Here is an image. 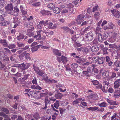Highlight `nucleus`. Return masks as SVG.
<instances>
[{
    "mask_svg": "<svg viewBox=\"0 0 120 120\" xmlns=\"http://www.w3.org/2000/svg\"><path fill=\"white\" fill-rule=\"evenodd\" d=\"M107 50H108V48L105 47V49L102 50L103 51V53L104 55L108 54V53L107 51Z\"/></svg>",
    "mask_w": 120,
    "mask_h": 120,
    "instance_id": "nucleus-47",
    "label": "nucleus"
},
{
    "mask_svg": "<svg viewBox=\"0 0 120 120\" xmlns=\"http://www.w3.org/2000/svg\"><path fill=\"white\" fill-rule=\"evenodd\" d=\"M8 14L12 15L15 16H17L18 14L16 13L15 11L13 10V9H11L8 11Z\"/></svg>",
    "mask_w": 120,
    "mask_h": 120,
    "instance_id": "nucleus-17",
    "label": "nucleus"
},
{
    "mask_svg": "<svg viewBox=\"0 0 120 120\" xmlns=\"http://www.w3.org/2000/svg\"><path fill=\"white\" fill-rule=\"evenodd\" d=\"M37 74L39 76H42L44 75V73L42 70H39L38 72L37 73Z\"/></svg>",
    "mask_w": 120,
    "mask_h": 120,
    "instance_id": "nucleus-46",
    "label": "nucleus"
},
{
    "mask_svg": "<svg viewBox=\"0 0 120 120\" xmlns=\"http://www.w3.org/2000/svg\"><path fill=\"white\" fill-rule=\"evenodd\" d=\"M114 84H120V79H117L114 83Z\"/></svg>",
    "mask_w": 120,
    "mask_h": 120,
    "instance_id": "nucleus-63",
    "label": "nucleus"
},
{
    "mask_svg": "<svg viewBox=\"0 0 120 120\" xmlns=\"http://www.w3.org/2000/svg\"><path fill=\"white\" fill-rule=\"evenodd\" d=\"M27 116L29 120H37L33 117H32L29 114H28Z\"/></svg>",
    "mask_w": 120,
    "mask_h": 120,
    "instance_id": "nucleus-53",
    "label": "nucleus"
},
{
    "mask_svg": "<svg viewBox=\"0 0 120 120\" xmlns=\"http://www.w3.org/2000/svg\"><path fill=\"white\" fill-rule=\"evenodd\" d=\"M0 43L4 45L5 47H6V45H7L8 43L5 39H1L0 41Z\"/></svg>",
    "mask_w": 120,
    "mask_h": 120,
    "instance_id": "nucleus-27",
    "label": "nucleus"
},
{
    "mask_svg": "<svg viewBox=\"0 0 120 120\" xmlns=\"http://www.w3.org/2000/svg\"><path fill=\"white\" fill-rule=\"evenodd\" d=\"M107 103L105 102H102L99 104V105L101 107H105L107 106Z\"/></svg>",
    "mask_w": 120,
    "mask_h": 120,
    "instance_id": "nucleus-37",
    "label": "nucleus"
},
{
    "mask_svg": "<svg viewBox=\"0 0 120 120\" xmlns=\"http://www.w3.org/2000/svg\"><path fill=\"white\" fill-rule=\"evenodd\" d=\"M69 11V10L68 9L66 8L63 10L61 12L63 14H64L65 13H67Z\"/></svg>",
    "mask_w": 120,
    "mask_h": 120,
    "instance_id": "nucleus-62",
    "label": "nucleus"
},
{
    "mask_svg": "<svg viewBox=\"0 0 120 120\" xmlns=\"http://www.w3.org/2000/svg\"><path fill=\"white\" fill-rule=\"evenodd\" d=\"M55 97L56 99H61L63 96V94L59 92H57L56 94L55 95Z\"/></svg>",
    "mask_w": 120,
    "mask_h": 120,
    "instance_id": "nucleus-14",
    "label": "nucleus"
},
{
    "mask_svg": "<svg viewBox=\"0 0 120 120\" xmlns=\"http://www.w3.org/2000/svg\"><path fill=\"white\" fill-rule=\"evenodd\" d=\"M17 120H25L24 118L21 116L19 115L18 116Z\"/></svg>",
    "mask_w": 120,
    "mask_h": 120,
    "instance_id": "nucleus-64",
    "label": "nucleus"
},
{
    "mask_svg": "<svg viewBox=\"0 0 120 120\" xmlns=\"http://www.w3.org/2000/svg\"><path fill=\"white\" fill-rule=\"evenodd\" d=\"M56 60L59 63L62 62L63 64L67 62L68 61L66 57L63 55H62L61 57L56 56Z\"/></svg>",
    "mask_w": 120,
    "mask_h": 120,
    "instance_id": "nucleus-2",
    "label": "nucleus"
},
{
    "mask_svg": "<svg viewBox=\"0 0 120 120\" xmlns=\"http://www.w3.org/2000/svg\"><path fill=\"white\" fill-rule=\"evenodd\" d=\"M88 98H92L93 100H96L98 99V96L97 95L95 94H91L89 96H88Z\"/></svg>",
    "mask_w": 120,
    "mask_h": 120,
    "instance_id": "nucleus-20",
    "label": "nucleus"
},
{
    "mask_svg": "<svg viewBox=\"0 0 120 120\" xmlns=\"http://www.w3.org/2000/svg\"><path fill=\"white\" fill-rule=\"evenodd\" d=\"M42 45H37L31 48L32 51V52H35L38 50V49Z\"/></svg>",
    "mask_w": 120,
    "mask_h": 120,
    "instance_id": "nucleus-21",
    "label": "nucleus"
},
{
    "mask_svg": "<svg viewBox=\"0 0 120 120\" xmlns=\"http://www.w3.org/2000/svg\"><path fill=\"white\" fill-rule=\"evenodd\" d=\"M71 56H73L75 58H79V56L77 55V54L76 53H71Z\"/></svg>",
    "mask_w": 120,
    "mask_h": 120,
    "instance_id": "nucleus-52",
    "label": "nucleus"
},
{
    "mask_svg": "<svg viewBox=\"0 0 120 120\" xmlns=\"http://www.w3.org/2000/svg\"><path fill=\"white\" fill-rule=\"evenodd\" d=\"M90 49L92 52H97L99 50V48L96 45L93 46L90 48Z\"/></svg>",
    "mask_w": 120,
    "mask_h": 120,
    "instance_id": "nucleus-11",
    "label": "nucleus"
},
{
    "mask_svg": "<svg viewBox=\"0 0 120 120\" xmlns=\"http://www.w3.org/2000/svg\"><path fill=\"white\" fill-rule=\"evenodd\" d=\"M59 110L60 113L61 115H62L63 114V112L66 110V109H65L60 108Z\"/></svg>",
    "mask_w": 120,
    "mask_h": 120,
    "instance_id": "nucleus-56",
    "label": "nucleus"
},
{
    "mask_svg": "<svg viewBox=\"0 0 120 120\" xmlns=\"http://www.w3.org/2000/svg\"><path fill=\"white\" fill-rule=\"evenodd\" d=\"M90 64L91 63L90 62H87L86 61V62L83 63L82 65L83 66H87Z\"/></svg>",
    "mask_w": 120,
    "mask_h": 120,
    "instance_id": "nucleus-57",
    "label": "nucleus"
},
{
    "mask_svg": "<svg viewBox=\"0 0 120 120\" xmlns=\"http://www.w3.org/2000/svg\"><path fill=\"white\" fill-rule=\"evenodd\" d=\"M53 10L54 13L57 14L60 13V9L57 7H55L53 9Z\"/></svg>",
    "mask_w": 120,
    "mask_h": 120,
    "instance_id": "nucleus-25",
    "label": "nucleus"
},
{
    "mask_svg": "<svg viewBox=\"0 0 120 120\" xmlns=\"http://www.w3.org/2000/svg\"><path fill=\"white\" fill-rule=\"evenodd\" d=\"M111 11L113 15L115 17L117 18H118L120 17L119 11L113 9L111 10Z\"/></svg>",
    "mask_w": 120,
    "mask_h": 120,
    "instance_id": "nucleus-5",
    "label": "nucleus"
},
{
    "mask_svg": "<svg viewBox=\"0 0 120 120\" xmlns=\"http://www.w3.org/2000/svg\"><path fill=\"white\" fill-rule=\"evenodd\" d=\"M96 34L98 35V41L100 42H101L105 40L103 36L100 33H98L97 32L96 33Z\"/></svg>",
    "mask_w": 120,
    "mask_h": 120,
    "instance_id": "nucleus-4",
    "label": "nucleus"
},
{
    "mask_svg": "<svg viewBox=\"0 0 120 120\" xmlns=\"http://www.w3.org/2000/svg\"><path fill=\"white\" fill-rule=\"evenodd\" d=\"M20 64L21 65L19 68L21 69L22 71H24L26 69H28L29 67L26 66L23 63Z\"/></svg>",
    "mask_w": 120,
    "mask_h": 120,
    "instance_id": "nucleus-18",
    "label": "nucleus"
},
{
    "mask_svg": "<svg viewBox=\"0 0 120 120\" xmlns=\"http://www.w3.org/2000/svg\"><path fill=\"white\" fill-rule=\"evenodd\" d=\"M51 117V116H44L43 117V120H50Z\"/></svg>",
    "mask_w": 120,
    "mask_h": 120,
    "instance_id": "nucleus-55",
    "label": "nucleus"
},
{
    "mask_svg": "<svg viewBox=\"0 0 120 120\" xmlns=\"http://www.w3.org/2000/svg\"><path fill=\"white\" fill-rule=\"evenodd\" d=\"M92 59L93 61H94L95 63H98L99 64H103L105 60V57H100L99 56L93 57L92 58Z\"/></svg>",
    "mask_w": 120,
    "mask_h": 120,
    "instance_id": "nucleus-1",
    "label": "nucleus"
},
{
    "mask_svg": "<svg viewBox=\"0 0 120 120\" xmlns=\"http://www.w3.org/2000/svg\"><path fill=\"white\" fill-rule=\"evenodd\" d=\"M7 4V1L4 0H0V9L5 6Z\"/></svg>",
    "mask_w": 120,
    "mask_h": 120,
    "instance_id": "nucleus-15",
    "label": "nucleus"
},
{
    "mask_svg": "<svg viewBox=\"0 0 120 120\" xmlns=\"http://www.w3.org/2000/svg\"><path fill=\"white\" fill-rule=\"evenodd\" d=\"M109 71H105L102 74V76L104 78L108 77L109 75Z\"/></svg>",
    "mask_w": 120,
    "mask_h": 120,
    "instance_id": "nucleus-16",
    "label": "nucleus"
},
{
    "mask_svg": "<svg viewBox=\"0 0 120 120\" xmlns=\"http://www.w3.org/2000/svg\"><path fill=\"white\" fill-rule=\"evenodd\" d=\"M25 37V36L22 34L19 33V35L17 36L18 40H20L23 39Z\"/></svg>",
    "mask_w": 120,
    "mask_h": 120,
    "instance_id": "nucleus-29",
    "label": "nucleus"
},
{
    "mask_svg": "<svg viewBox=\"0 0 120 120\" xmlns=\"http://www.w3.org/2000/svg\"><path fill=\"white\" fill-rule=\"evenodd\" d=\"M34 78H33V80H32V83L33 84H35L36 85H38L37 81L36 78L34 77Z\"/></svg>",
    "mask_w": 120,
    "mask_h": 120,
    "instance_id": "nucleus-48",
    "label": "nucleus"
},
{
    "mask_svg": "<svg viewBox=\"0 0 120 120\" xmlns=\"http://www.w3.org/2000/svg\"><path fill=\"white\" fill-rule=\"evenodd\" d=\"M78 64L76 63H73L71 65V67L73 68H76L78 66Z\"/></svg>",
    "mask_w": 120,
    "mask_h": 120,
    "instance_id": "nucleus-39",
    "label": "nucleus"
},
{
    "mask_svg": "<svg viewBox=\"0 0 120 120\" xmlns=\"http://www.w3.org/2000/svg\"><path fill=\"white\" fill-rule=\"evenodd\" d=\"M29 22V28H31V30H32L34 28V27L33 26V23L32 22Z\"/></svg>",
    "mask_w": 120,
    "mask_h": 120,
    "instance_id": "nucleus-43",
    "label": "nucleus"
},
{
    "mask_svg": "<svg viewBox=\"0 0 120 120\" xmlns=\"http://www.w3.org/2000/svg\"><path fill=\"white\" fill-rule=\"evenodd\" d=\"M5 56L4 52L3 51H0V59L4 58Z\"/></svg>",
    "mask_w": 120,
    "mask_h": 120,
    "instance_id": "nucleus-33",
    "label": "nucleus"
},
{
    "mask_svg": "<svg viewBox=\"0 0 120 120\" xmlns=\"http://www.w3.org/2000/svg\"><path fill=\"white\" fill-rule=\"evenodd\" d=\"M77 59L76 61V63L79 64H81L82 65L83 63L85 62H86V60L82 58L79 57V58H77Z\"/></svg>",
    "mask_w": 120,
    "mask_h": 120,
    "instance_id": "nucleus-9",
    "label": "nucleus"
},
{
    "mask_svg": "<svg viewBox=\"0 0 120 120\" xmlns=\"http://www.w3.org/2000/svg\"><path fill=\"white\" fill-rule=\"evenodd\" d=\"M100 14V13L99 12H97L95 13L94 14L95 17L97 19H98V17Z\"/></svg>",
    "mask_w": 120,
    "mask_h": 120,
    "instance_id": "nucleus-59",
    "label": "nucleus"
},
{
    "mask_svg": "<svg viewBox=\"0 0 120 120\" xmlns=\"http://www.w3.org/2000/svg\"><path fill=\"white\" fill-rule=\"evenodd\" d=\"M34 3L32 4V5L35 7H38L40 6L41 5V3L39 1H38L35 2H33Z\"/></svg>",
    "mask_w": 120,
    "mask_h": 120,
    "instance_id": "nucleus-12",
    "label": "nucleus"
},
{
    "mask_svg": "<svg viewBox=\"0 0 120 120\" xmlns=\"http://www.w3.org/2000/svg\"><path fill=\"white\" fill-rule=\"evenodd\" d=\"M13 75L16 76L18 77H20L21 76V75L20 73L18 72L15 74H13Z\"/></svg>",
    "mask_w": 120,
    "mask_h": 120,
    "instance_id": "nucleus-61",
    "label": "nucleus"
},
{
    "mask_svg": "<svg viewBox=\"0 0 120 120\" xmlns=\"http://www.w3.org/2000/svg\"><path fill=\"white\" fill-rule=\"evenodd\" d=\"M61 28L62 29L64 30V31L68 33L69 32V31L70 29V28L69 27L66 26H64L63 27H61Z\"/></svg>",
    "mask_w": 120,
    "mask_h": 120,
    "instance_id": "nucleus-30",
    "label": "nucleus"
},
{
    "mask_svg": "<svg viewBox=\"0 0 120 120\" xmlns=\"http://www.w3.org/2000/svg\"><path fill=\"white\" fill-rule=\"evenodd\" d=\"M116 37L115 36H112L110 39L109 41L111 42H114L116 41Z\"/></svg>",
    "mask_w": 120,
    "mask_h": 120,
    "instance_id": "nucleus-40",
    "label": "nucleus"
},
{
    "mask_svg": "<svg viewBox=\"0 0 120 120\" xmlns=\"http://www.w3.org/2000/svg\"><path fill=\"white\" fill-rule=\"evenodd\" d=\"M6 47L10 49H12L15 48L16 47V45L14 44H11L6 45Z\"/></svg>",
    "mask_w": 120,
    "mask_h": 120,
    "instance_id": "nucleus-24",
    "label": "nucleus"
},
{
    "mask_svg": "<svg viewBox=\"0 0 120 120\" xmlns=\"http://www.w3.org/2000/svg\"><path fill=\"white\" fill-rule=\"evenodd\" d=\"M31 87L33 89L41 90L42 88L38 85H33L31 86Z\"/></svg>",
    "mask_w": 120,
    "mask_h": 120,
    "instance_id": "nucleus-22",
    "label": "nucleus"
},
{
    "mask_svg": "<svg viewBox=\"0 0 120 120\" xmlns=\"http://www.w3.org/2000/svg\"><path fill=\"white\" fill-rule=\"evenodd\" d=\"M84 53H87L88 52V49L85 47H82V51Z\"/></svg>",
    "mask_w": 120,
    "mask_h": 120,
    "instance_id": "nucleus-44",
    "label": "nucleus"
},
{
    "mask_svg": "<svg viewBox=\"0 0 120 120\" xmlns=\"http://www.w3.org/2000/svg\"><path fill=\"white\" fill-rule=\"evenodd\" d=\"M48 25V28L50 29H56L57 27V25L56 24H53V22L50 21H49Z\"/></svg>",
    "mask_w": 120,
    "mask_h": 120,
    "instance_id": "nucleus-8",
    "label": "nucleus"
},
{
    "mask_svg": "<svg viewBox=\"0 0 120 120\" xmlns=\"http://www.w3.org/2000/svg\"><path fill=\"white\" fill-rule=\"evenodd\" d=\"M73 7L74 6L72 4L70 3L67 4L66 8L68 9L69 13H71L73 11Z\"/></svg>",
    "mask_w": 120,
    "mask_h": 120,
    "instance_id": "nucleus-7",
    "label": "nucleus"
},
{
    "mask_svg": "<svg viewBox=\"0 0 120 120\" xmlns=\"http://www.w3.org/2000/svg\"><path fill=\"white\" fill-rule=\"evenodd\" d=\"M98 107H91L87 108V109L88 110H89L91 111H94L98 110Z\"/></svg>",
    "mask_w": 120,
    "mask_h": 120,
    "instance_id": "nucleus-34",
    "label": "nucleus"
},
{
    "mask_svg": "<svg viewBox=\"0 0 120 120\" xmlns=\"http://www.w3.org/2000/svg\"><path fill=\"white\" fill-rule=\"evenodd\" d=\"M4 14V12L3 11L0 10V20H3L4 19V18L3 16Z\"/></svg>",
    "mask_w": 120,
    "mask_h": 120,
    "instance_id": "nucleus-35",
    "label": "nucleus"
},
{
    "mask_svg": "<svg viewBox=\"0 0 120 120\" xmlns=\"http://www.w3.org/2000/svg\"><path fill=\"white\" fill-rule=\"evenodd\" d=\"M41 30H39L37 32V36L38 38V39H40L41 38V35L40 34Z\"/></svg>",
    "mask_w": 120,
    "mask_h": 120,
    "instance_id": "nucleus-45",
    "label": "nucleus"
},
{
    "mask_svg": "<svg viewBox=\"0 0 120 120\" xmlns=\"http://www.w3.org/2000/svg\"><path fill=\"white\" fill-rule=\"evenodd\" d=\"M93 34L92 33H89L85 35V39L86 40L90 41L93 38Z\"/></svg>",
    "mask_w": 120,
    "mask_h": 120,
    "instance_id": "nucleus-3",
    "label": "nucleus"
},
{
    "mask_svg": "<svg viewBox=\"0 0 120 120\" xmlns=\"http://www.w3.org/2000/svg\"><path fill=\"white\" fill-rule=\"evenodd\" d=\"M52 51L53 53L56 55L57 56H61L62 54L57 49H53Z\"/></svg>",
    "mask_w": 120,
    "mask_h": 120,
    "instance_id": "nucleus-13",
    "label": "nucleus"
},
{
    "mask_svg": "<svg viewBox=\"0 0 120 120\" xmlns=\"http://www.w3.org/2000/svg\"><path fill=\"white\" fill-rule=\"evenodd\" d=\"M109 33L107 32H104V34L103 35L104 37V38H105V40H106L108 38V36L109 35Z\"/></svg>",
    "mask_w": 120,
    "mask_h": 120,
    "instance_id": "nucleus-41",
    "label": "nucleus"
},
{
    "mask_svg": "<svg viewBox=\"0 0 120 120\" xmlns=\"http://www.w3.org/2000/svg\"><path fill=\"white\" fill-rule=\"evenodd\" d=\"M40 12L43 15H51L50 11H46L44 9L41 10L40 11Z\"/></svg>",
    "mask_w": 120,
    "mask_h": 120,
    "instance_id": "nucleus-10",
    "label": "nucleus"
},
{
    "mask_svg": "<svg viewBox=\"0 0 120 120\" xmlns=\"http://www.w3.org/2000/svg\"><path fill=\"white\" fill-rule=\"evenodd\" d=\"M108 87H105L104 88L103 87L101 89V90L104 92L107 93L108 92Z\"/></svg>",
    "mask_w": 120,
    "mask_h": 120,
    "instance_id": "nucleus-51",
    "label": "nucleus"
},
{
    "mask_svg": "<svg viewBox=\"0 0 120 120\" xmlns=\"http://www.w3.org/2000/svg\"><path fill=\"white\" fill-rule=\"evenodd\" d=\"M85 17V15H79L78 17V19H77V21H79V20H82Z\"/></svg>",
    "mask_w": 120,
    "mask_h": 120,
    "instance_id": "nucleus-32",
    "label": "nucleus"
},
{
    "mask_svg": "<svg viewBox=\"0 0 120 120\" xmlns=\"http://www.w3.org/2000/svg\"><path fill=\"white\" fill-rule=\"evenodd\" d=\"M49 77L47 74L44 75L42 78V79L45 81L46 82L49 79Z\"/></svg>",
    "mask_w": 120,
    "mask_h": 120,
    "instance_id": "nucleus-38",
    "label": "nucleus"
},
{
    "mask_svg": "<svg viewBox=\"0 0 120 120\" xmlns=\"http://www.w3.org/2000/svg\"><path fill=\"white\" fill-rule=\"evenodd\" d=\"M5 8L6 10L13 9V6L11 4H8L5 6Z\"/></svg>",
    "mask_w": 120,
    "mask_h": 120,
    "instance_id": "nucleus-19",
    "label": "nucleus"
},
{
    "mask_svg": "<svg viewBox=\"0 0 120 120\" xmlns=\"http://www.w3.org/2000/svg\"><path fill=\"white\" fill-rule=\"evenodd\" d=\"M18 116H19V115L17 116L16 114L12 115L11 117V119L13 120H14L16 119L17 120Z\"/></svg>",
    "mask_w": 120,
    "mask_h": 120,
    "instance_id": "nucleus-49",
    "label": "nucleus"
},
{
    "mask_svg": "<svg viewBox=\"0 0 120 120\" xmlns=\"http://www.w3.org/2000/svg\"><path fill=\"white\" fill-rule=\"evenodd\" d=\"M33 117L37 120L40 118L39 114L38 112H36L33 115Z\"/></svg>",
    "mask_w": 120,
    "mask_h": 120,
    "instance_id": "nucleus-26",
    "label": "nucleus"
},
{
    "mask_svg": "<svg viewBox=\"0 0 120 120\" xmlns=\"http://www.w3.org/2000/svg\"><path fill=\"white\" fill-rule=\"evenodd\" d=\"M17 45L19 47L21 48L22 51L26 50L29 48V46H25V45L23 43H18Z\"/></svg>",
    "mask_w": 120,
    "mask_h": 120,
    "instance_id": "nucleus-6",
    "label": "nucleus"
},
{
    "mask_svg": "<svg viewBox=\"0 0 120 120\" xmlns=\"http://www.w3.org/2000/svg\"><path fill=\"white\" fill-rule=\"evenodd\" d=\"M30 75L29 74H26L24 76V77L22 78V79L25 81L30 76Z\"/></svg>",
    "mask_w": 120,
    "mask_h": 120,
    "instance_id": "nucleus-54",
    "label": "nucleus"
},
{
    "mask_svg": "<svg viewBox=\"0 0 120 120\" xmlns=\"http://www.w3.org/2000/svg\"><path fill=\"white\" fill-rule=\"evenodd\" d=\"M93 84L95 86L98 85L99 84V82L98 81L96 80H95L91 81Z\"/></svg>",
    "mask_w": 120,
    "mask_h": 120,
    "instance_id": "nucleus-50",
    "label": "nucleus"
},
{
    "mask_svg": "<svg viewBox=\"0 0 120 120\" xmlns=\"http://www.w3.org/2000/svg\"><path fill=\"white\" fill-rule=\"evenodd\" d=\"M30 30H27V32H28V34H27L28 36L29 37H31L32 36H33L34 35V33L33 32H29V31Z\"/></svg>",
    "mask_w": 120,
    "mask_h": 120,
    "instance_id": "nucleus-58",
    "label": "nucleus"
},
{
    "mask_svg": "<svg viewBox=\"0 0 120 120\" xmlns=\"http://www.w3.org/2000/svg\"><path fill=\"white\" fill-rule=\"evenodd\" d=\"M25 56L24 57L26 59H29L30 60L31 59L30 57V55L29 53H26L25 54Z\"/></svg>",
    "mask_w": 120,
    "mask_h": 120,
    "instance_id": "nucleus-42",
    "label": "nucleus"
},
{
    "mask_svg": "<svg viewBox=\"0 0 120 120\" xmlns=\"http://www.w3.org/2000/svg\"><path fill=\"white\" fill-rule=\"evenodd\" d=\"M9 22L8 21L2 22L0 23V25L1 26H5L8 25L9 24Z\"/></svg>",
    "mask_w": 120,
    "mask_h": 120,
    "instance_id": "nucleus-28",
    "label": "nucleus"
},
{
    "mask_svg": "<svg viewBox=\"0 0 120 120\" xmlns=\"http://www.w3.org/2000/svg\"><path fill=\"white\" fill-rule=\"evenodd\" d=\"M1 110L5 114H8L9 113V110L6 108L4 107L2 108Z\"/></svg>",
    "mask_w": 120,
    "mask_h": 120,
    "instance_id": "nucleus-23",
    "label": "nucleus"
},
{
    "mask_svg": "<svg viewBox=\"0 0 120 120\" xmlns=\"http://www.w3.org/2000/svg\"><path fill=\"white\" fill-rule=\"evenodd\" d=\"M59 101L56 100V102L54 103L53 106L56 109H57L59 106Z\"/></svg>",
    "mask_w": 120,
    "mask_h": 120,
    "instance_id": "nucleus-31",
    "label": "nucleus"
},
{
    "mask_svg": "<svg viewBox=\"0 0 120 120\" xmlns=\"http://www.w3.org/2000/svg\"><path fill=\"white\" fill-rule=\"evenodd\" d=\"M92 42L94 44L97 45L98 44V42L97 38H95L92 41Z\"/></svg>",
    "mask_w": 120,
    "mask_h": 120,
    "instance_id": "nucleus-60",
    "label": "nucleus"
},
{
    "mask_svg": "<svg viewBox=\"0 0 120 120\" xmlns=\"http://www.w3.org/2000/svg\"><path fill=\"white\" fill-rule=\"evenodd\" d=\"M48 6L49 8L50 9H53L55 7V5L52 3L49 4L48 5Z\"/></svg>",
    "mask_w": 120,
    "mask_h": 120,
    "instance_id": "nucleus-36",
    "label": "nucleus"
}]
</instances>
